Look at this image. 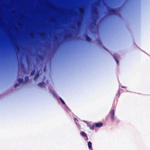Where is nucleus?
<instances>
[{
  "mask_svg": "<svg viewBox=\"0 0 150 150\" xmlns=\"http://www.w3.org/2000/svg\"><path fill=\"white\" fill-rule=\"evenodd\" d=\"M110 114L112 121H114L115 120L114 117L115 111L114 109H112L111 110Z\"/></svg>",
  "mask_w": 150,
  "mask_h": 150,
  "instance_id": "7ed1b4c3",
  "label": "nucleus"
},
{
  "mask_svg": "<svg viewBox=\"0 0 150 150\" xmlns=\"http://www.w3.org/2000/svg\"><path fill=\"white\" fill-rule=\"evenodd\" d=\"M39 76V75L38 73H37L35 75V76L34 78V80H35L37 79V78Z\"/></svg>",
  "mask_w": 150,
  "mask_h": 150,
  "instance_id": "1a4fd4ad",
  "label": "nucleus"
},
{
  "mask_svg": "<svg viewBox=\"0 0 150 150\" xmlns=\"http://www.w3.org/2000/svg\"><path fill=\"white\" fill-rule=\"evenodd\" d=\"M18 81L20 83H23V78L19 79H18Z\"/></svg>",
  "mask_w": 150,
  "mask_h": 150,
  "instance_id": "9d476101",
  "label": "nucleus"
},
{
  "mask_svg": "<svg viewBox=\"0 0 150 150\" xmlns=\"http://www.w3.org/2000/svg\"><path fill=\"white\" fill-rule=\"evenodd\" d=\"M88 146L89 149H92V143L90 142H88Z\"/></svg>",
  "mask_w": 150,
  "mask_h": 150,
  "instance_id": "39448f33",
  "label": "nucleus"
},
{
  "mask_svg": "<svg viewBox=\"0 0 150 150\" xmlns=\"http://www.w3.org/2000/svg\"><path fill=\"white\" fill-rule=\"evenodd\" d=\"M116 62H117V63H118V61L117 60H116Z\"/></svg>",
  "mask_w": 150,
  "mask_h": 150,
  "instance_id": "412c9836",
  "label": "nucleus"
},
{
  "mask_svg": "<svg viewBox=\"0 0 150 150\" xmlns=\"http://www.w3.org/2000/svg\"><path fill=\"white\" fill-rule=\"evenodd\" d=\"M86 40L88 41H91V39L87 35H86L85 36Z\"/></svg>",
  "mask_w": 150,
  "mask_h": 150,
  "instance_id": "423d86ee",
  "label": "nucleus"
},
{
  "mask_svg": "<svg viewBox=\"0 0 150 150\" xmlns=\"http://www.w3.org/2000/svg\"><path fill=\"white\" fill-rule=\"evenodd\" d=\"M80 12L81 14H83L84 13V11L83 9H80Z\"/></svg>",
  "mask_w": 150,
  "mask_h": 150,
  "instance_id": "ddd939ff",
  "label": "nucleus"
},
{
  "mask_svg": "<svg viewBox=\"0 0 150 150\" xmlns=\"http://www.w3.org/2000/svg\"><path fill=\"white\" fill-rule=\"evenodd\" d=\"M19 84H18V83H17L16 84H15L14 85V88H16L19 85Z\"/></svg>",
  "mask_w": 150,
  "mask_h": 150,
  "instance_id": "2eb2a0df",
  "label": "nucleus"
},
{
  "mask_svg": "<svg viewBox=\"0 0 150 150\" xmlns=\"http://www.w3.org/2000/svg\"><path fill=\"white\" fill-rule=\"evenodd\" d=\"M74 120H77V119H76V118H74Z\"/></svg>",
  "mask_w": 150,
  "mask_h": 150,
  "instance_id": "aec40b11",
  "label": "nucleus"
},
{
  "mask_svg": "<svg viewBox=\"0 0 150 150\" xmlns=\"http://www.w3.org/2000/svg\"><path fill=\"white\" fill-rule=\"evenodd\" d=\"M80 23L78 21L77 22V24L78 25H80Z\"/></svg>",
  "mask_w": 150,
  "mask_h": 150,
  "instance_id": "dca6fc26",
  "label": "nucleus"
},
{
  "mask_svg": "<svg viewBox=\"0 0 150 150\" xmlns=\"http://www.w3.org/2000/svg\"><path fill=\"white\" fill-rule=\"evenodd\" d=\"M80 135L82 137H83L85 140L86 141H87L88 140V138L86 134L83 131H81L80 134Z\"/></svg>",
  "mask_w": 150,
  "mask_h": 150,
  "instance_id": "f257e3e1",
  "label": "nucleus"
},
{
  "mask_svg": "<svg viewBox=\"0 0 150 150\" xmlns=\"http://www.w3.org/2000/svg\"><path fill=\"white\" fill-rule=\"evenodd\" d=\"M95 126V124L93 125H89L90 128L92 129H94V127Z\"/></svg>",
  "mask_w": 150,
  "mask_h": 150,
  "instance_id": "6e6552de",
  "label": "nucleus"
},
{
  "mask_svg": "<svg viewBox=\"0 0 150 150\" xmlns=\"http://www.w3.org/2000/svg\"><path fill=\"white\" fill-rule=\"evenodd\" d=\"M21 66H22V67H23L24 66V65L23 64H21Z\"/></svg>",
  "mask_w": 150,
  "mask_h": 150,
  "instance_id": "a211bd4d",
  "label": "nucleus"
},
{
  "mask_svg": "<svg viewBox=\"0 0 150 150\" xmlns=\"http://www.w3.org/2000/svg\"><path fill=\"white\" fill-rule=\"evenodd\" d=\"M99 41L100 43L101 44H102V43L101 42V41L100 40H99Z\"/></svg>",
  "mask_w": 150,
  "mask_h": 150,
  "instance_id": "6ab92c4d",
  "label": "nucleus"
},
{
  "mask_svg": "<svg viewBox=\"0 0 150 150\" xmlns=\"http://www.w3.org/2000/svg\"><path fill=\"white\" fill-rule=\"evenodd\" d=\"M118 97H119L120 96V92L119 91H118Z\"/></svg>",
  "mask_w": 150,
  "mask_h": 150,
  "instance_id": "f3484780",
  "label": "nucleus"
},
{
  "mask_svg": "<svg viewBox=\"0 0 150 150\" xmlns=\"http://www.w3.org/2000/svg\"><path fill=\"white\" fill-rule=\"evenodd\" d=\"M95 126L96 127H101L102 125L103 124L101 122H98L96 123L95 124Z\"/></svg>",
  "mask_w": 150,
  "mask_h": 150,
  "instance_id": "20e7f679",
  "label": "nucleus"
},
{
  "mask_svg": "<svg viewBox=\"0 0 150 150\" xmlns=\"http://www.w3.org/2000/svg\"><path fill=\"white\" fill-rule=\"evenodd\" d=\"M35 70H33L31 72L30 75L31 76H33L34 75L35 73Z\"/></svg>",
  "mask_w": 150,
  "mask_h": 150,
  "instance_id": "4468645a",
  "label": "nucleus"
},
{
  "mask_svg": "<svg viewBox=\"0 0 150 150\" xmlns=\"http://www.w3.org/2000/svg\"><path fill=\"white\" fill-rule=\"evenodd\" d=\"M45 82H41L38 84V85L39 86H41L43 85H45Z\"/></svg>",
  "mask_w": 150,
  "mask_h": 150,
  "instance_id": "9b49d317",
  "label": "nucleus"
},
{
  "mask_svg": "<svg viewBox=\"0 0 150 150\" xmlns=\"http://www.w3.org/2000/svg\"><path fill=\"white\" fill-rule=\"evenodd\" d=\"M29 80V77L28 76H26L25 77V81L24 83H26Z\"/></svg>",
  "mask_w": 150,
  "mask_h": 150,
  "instance_id": "0eeeda50",
  "label": "nucleus"
},
{
  "mask_svg": "<svg viewBox=\"0 0 150 150\" xmlns=\"http://www.w3.org/2000/svg\"><path fill=\"white\" fill-rule=\"evenodd\" d=\"M59 100H60L61 102L63 105H64L65 104V103L64 102V100L62 99L61 98H60Z\"/></svg>",
  "mask_w": 150,
  "mask_h": 150,
  "instance_id": "f8f14e48",
  "label": "nucleus"
},
{
  "mask_svg": "<svg viewBox=\"0 0 150 150\" xmlns=\"http://www.w3.org/2000/svg\"><path fill=\"white\" fill-rule=\"evenodd\" d=\"M108 11L110 15L115 14L116 12V10L109 8L108 9Z\"/></svg>",
  "mask_w": 150,
  "mask_h": 150,
  "instance_id": "f03ea898",
  "label": "nucleus"
}]
</instances>
